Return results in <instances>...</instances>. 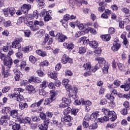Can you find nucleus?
<instances>
[{
  "instance_id": "nucleus-1",
  "label": "nucleus",
  "mask_w": 130,
  "mask_h": 130,
  "mask_svg": "<svg viewBox=\"0 0 130 130\" xmlns=\"http://www.w3.org/2000/svg\"><path fill=\"white\" fill-rule=\"evenodd\" d=\"M102 111L105 115H106L103 117L104 122L105 121H108L109 119L111 121H115V120L117 119V115L114 111H110L108 109L103 108L102 109Z\"/></svg>"
},
{
  "instance_id": "nucleus-61",
  "label": "nucleus",
  "mask_w": 130,
  "mask_h": 130,
  "mask_svg": "<svg viewBox=\"0 0 130 130\" xmlns=\"http://www.w3.org/2000/svg\"><path fill=\"white\" fill-rule=\"evenodd\" d=\"M60 23H61V24L63 26L64 28H68V24H69V22H68V21L62 19L60 21Z\"/></svg>"
},
{
  "instance_id": "nucleus-58",
  "label": "nucleus",
  "mask_w": 130,
  "mask_h": 130,
  "mask_svg": "<svg viewBox=\"0 0 130 130\" xmlns=\"http://www.w3.org/2000/svg\"><path fill=\"white\" fill-rule=\"evenodd\" d=\"M79 111L80 110L79 109H71V114L76 116L77 113H78Z\"/></svg>"
},
{
  "instance_id": "nucleus-54",
  "label": "nucleus",
  "mask_w": 130,
  "mask_h": 130,
  "mask_svg": "<svg viewBox=\"0 0 130 130\" xmlns=\"http://www.w3.org/2000/svg\"><path fill=\"white\" fill-rule=\"evenodd\" d=\"M97 127H98V125L96 123H93L89 126V129H96Z\"/></svg>"
},
{
  "instance_id": "nucleus-47",
  "label": "nucleus",
  "mask_w": 130,
  "mask_h": 130,
  "mask_svg": "<svg viewBox=\"0 0 130 130\" xmlns=\"http://www.w3.org/2000/svg\"><path fill=\"white\" fill-rule=\"evenodd\" d=\"M11 109L10 107H6L2 109V112L3 113H6V114H8V113H11Z\"/></svg>"
},
{
  "instance_id": "nucleus-60",
  "label": "nucleus",
  "mask_w": 130,
  "mask_h": 130,
  "mask_svg": "<svg viewBox=\"0 0 130 130\" xmlns=\"http://www.w3.org/2000/svg\"><path fill=\"white\" fill-rule=\"evenodd\" d=\"M19 84L21 86H26L28 84V81L27 80H21L19 82Z\"/></svg>"
},
{
  "instance_id": "nucleus-40",
  "label": "nucleus",
  "mask_w": 130,
  "mask_h": 130,
  "mask_svg": "<svg viewBox=\"0 0 130 130\" xmlns=\"http://www.w3.org/2000/svg\"><path fill=\"white\" fill-rule=\"evenodd\" d=\"M15 100H16V101H18V102H21V101L23 100V96H22V95L20 94V92H16V95L15 96Z\"/></svg>"
},
{
  "instance_id": "nucleus-57",
  "label": "nucleus",
  "mask_w": 130,
  "mask_h": 130,
  "mask_svg": "<svg viewBox=\"0 0 130 130\" xmlns=\"http://www.w3.org/2000/svg\"><path fill=\"white\" fill-rule=\"evenodd\" d=\"M3 23L4 27H6V28H8V27H10V26H12V22H11V20H8L4 22Z\"/></svg>"
},
{
  "instance_id": "nucleus-25",
  "label": "nucleus",
  "mask_w": 130,
  "mask_h": 130,
  "mask_svg": "<svg viewBox=\"0 0 130 130\" xmlns=\"http://www.w3.org/2000/svg\"><path fill=\"white\" fill-rule=\"evenodd\" d=\"M21 50L24 53H29L30 51H32V50H33V46H27L25 47H22Z\"/></svg>"
},
{
  "instance_id": "nucleus-38",
  "label": "nucleus",
  "mask_w": 130,
  "mask_h": 130,
  "mask_svg": "<svg viewBox=\"0 0 130 130\" xmlns=\"http://www.w3.org/2000/svg\"><path fill=\"white\" fill-rule=\"evenodd\" d=\"M36 2L38 3L39 7L40 8H43L45 3H44L45 2V0H36Z\"/></svg>"
},
{
  "instance_id": "nucleus-43",
  "label": "nucleus",
  "mask_w": 130,
  "mask_h": 130,
  "mask_svg": "<svg viewBox=\"0 0 130 130\" xmlns=\"http://www.w3.org/2000/svg\"><path fill=\"white\" fill-rule=\"evenodd\" d=\"M40 88L41 89H46L47 88V81L46 80H44L41 84H40Z\"/></svg>"
},
{
  "instance_id": "nucleus-15",
  "label": "nucleus",
  "mask_w": 130,
  "mask_h": 130,
  "mask_svg": "<svg viewBox=\"0 0 130 130\" xmlns=\"http://www.w3.org/2000/svg\"><path fill=\"white\" fill-rule=\"evenodd\" d=\"M3 63L5 67H6V69H11L12 68V64H13V59L12 58H9L6 57L5 59L3 61Z\"/></svg>"
},
{
  "instance_id": "nucleus-6",
  "label": "nucleus",
  "mask_w": 130,
  "mask_h": 130,
  "mask_svg": "<svg viewBox=\"0 0 130 130\" xmlns=\"http://www.w3.org/2000/svg\"><path fill=\"white\" fill-rule=\"evenodd\" d=\"M51 13H52V11L51 10L47 11L46 10L43 9L41 11L39 15L40 17H41V18H44L45 22H48L52 19L51 15Z\"/></svg>"
},
{
  "instance_id": "nucleus-39",
  "label": "nucleus",
  "mask_w": 130,
  "mask_h": 130,
  "mask_svg": "<svg viewBox=\"0 0 130 130\" xmlns=\"http://www.w3.org/2000/svg\"><path fill=\"white\" fill-rule=\"evenodd\" d=\"M120 88L121 89H124L125 91H129L130 89V85L126 83L124 85H121Z\"/></svg>"
},
{
  "instance_id": "nucleus-53",
  "label": "nucleus",
  "mask_w": 130,
  "mask_h": 130,
  "mask_svg": "<svg viewBox=\"0 0 130 130\" xmlns=\"http://www.w3.org/2000/svg\"><path fill=\"white\" fill-rule=\"evenodd\" d=\"M116 126V123H113L112 124H110V123H107L106 128H114Z\"/></svg>"
},
{
  "instance_id": "nucleus-13",
  "label": "nucleus",
  "mask_w": 130,
  "mask_h": 130,
  "mask_svg": "<svg viewBox=\"0 0 130 130\" xmlns=\"http://www.w3.org/2000/svg\"><path fill=\"white\" fill-rule=\"evenodd\" d=\"M50 122V119H46L44 120L43 123L39 125V128L41 130H47L48 129V125Z\"/></svg>"
},
{
  "instance_id": "nucleus-41",
  "label": "nucleus",
  "mask_w": 130,
  "mask_h": 130,
  "mask_svg": "<svg viewBox=\"0 0 130 130\" xmlns=\"http://www.w3.org/2000/svg\"><path fill=\"white\" fill-rule=\"evenodd\" d=\"M99 116V112L95 111L94 113H92L90 115V118H92V119L95 118V120H96V119Z\"/></svg>"
},
{
  "instance_id": "nucleus-56",
  "label": "nucleus",
  "mask_w": 130,
  "mask_h": 130,
  "mask_svg": "<svg viewBox=\"0 0 130 130\" xmlns=\"http://www.w3.org/2000/svg\"><path fill=\"white\" fill-rule=\"evenodd\" d=\"M40 117L43 120H45V119H49V118H46V114H45V113H44L43 112L40 113Z\"/></svg>"
},
{
  "instance_id": "nucleus-33",
  "label": "nucleus",
  "mask_w": 130,
  "mask_h": 130,
  "mask_svg": "<svg viewBox=\"0 0 130 130\" xmlns=\"http://www.w3.org/2000/svg\"><path fill=\"white\" fill-rule=\"evenodd\" d=\"M19 106L20 110H24V109L28 108V104L27 103L20 102Z\"/></svg>"
},
{
  "instance_id": "nucleus-9",
  "label": "nucleus",
  "mask_w": 130,
  "mask_h": 130,
  "mask_svg": "<svg viewBox=\"0 0 130 130\" xmlns=\"http://www.w3.org/2000/svg\"><path fill=\"white\" fill-rule=\"evenodd\" d=\"M112 93H108L105 95V97L106 99H108V100H109V105L112 108L115 107V103L114 102V99H115V98L113 95H112Z\"/></svg>"
},
{
  "instance_id": "nucleus-49",
  "label": "nucleus",
  "mask_w": 130,
  "mask_h": 130,
  "mask_svg": "<svg viewBox=\"0 0 130 130\" xmlns=\"http://www.w3.org/2000/svg\"><path fill=\"white\" fill-rule=\"evenodd\" d=\"M36 73L40 78H42V77H44V72L41 69H39L37 70Z\"/></svg>"
},
{
  "instance_id": "nucleus-30",
  "label": "nucleus",
  "mask_w": 130,
  "mask_h": 130,
  "mask_svg": "<svg viewBox=\"0 0 130 130\" xmlns=\"http://www.w3.org/2000/svg\"><path fill=\"white\" fill-rule=\"evenodd\" d=\"M10 115L13 118H17L18 120V118H20L19 116H18V110H13L10 111Z\"/></svg>"
},
{
  "instance_id": "nucleus-17",
  "label": "nucleus",
  "mask_w": 130,
  "mask_h": 130,
  "mask_svg": "<svg viewBox=\"0 0 130 130\" xmlns=\"http://www.w3.org/2000/svg\"><path fill=\"white\" fill-rule=\"evenodd\" d=\"M111 14H112V11H111V10L109 9H106L104 13L101 15V18H102V19H105L106 20H107Z\"/></svg>"
},
{
  "instance_id": "nucleus-55",
  "label": "nucleus",
  "mask_w": 130,
  "mask_h": 130,
  "mask_svg": "<svg viewBox=\"0 0 130 130\" xmlns=\"http://www.w3.org/2000/svg\"><path fill=\"white\" fill-rule=\"evenodd\" d=\"M50 38V36H49V34H46L45 35V38L44 39V41L43 43H44V44H45V43H47V42H48V40H49Z\"/></svg>"
},
{
  "instance_id": "nucleus-34",
  "label": "nucleus",
  "mask_w": 130,
  "mask_h": 130,
  "mask_svg": "<svg viewBox=\"0 0 130 130\" xmlns=\"http://www.w3.org/2000/svg\"><path fill=\"white\" fill-rule=\"evenodd\" d=\"M109 69V65L108 64V63L105 64L104 65V67L102 69L103 73L105 75L107 74L108 73Z\"/></svg>"
},
{
  "instance_id": "nucleus-42",
  "label": "nucleus",
  "mask_w": 130,
  "mask_h": 130,
  "mask_svg": "<svg viewBox=\"0 0 130 130\" xmlns=\"http://www.w3.org/2000/svg\"><path fill=\"white\" fill-rule=\"evenodd\" d=\"M8 12L11 17H13V16L16 14V9H15V8L11 7L8 9Z\"/></svg>"
},
{
  "instance_id": "nucleus-28",
  "label": "nucleus",
  "mask_w": 130,
  "mask_h": 130,
  "mask_svg": "<svg viewBox=\"0 0 130 130\" xmlns=\"http://www.w3.org/2000/svg\"><path fill=\"white\" fill-rule=\"evenodd\" d=\"M89 45L91 48H93L94 49H96L97 47L99 46L98 44V42L95 40L90 41L89 43Z\"/></svg>"
},
{
  "instance_id": "nucleus-10",
  "label": "nucleus",
  "mask_w": 130,
  "mask_h": 130,
  "mask_svg": "<svg viewBox=\"0 0 130 130\" xmlns=\"http://www.w3.org/2000/svg\"><path fill=\"white\" fill-rule=\"evenodd\" d=\"M61 62L63 64H67V63H73V60L72 58H70L69 55L66 54H63L61 58Z\"/></svg>"
},
{
  "instance_id": "nucleus-27",
  "label": "nucleus",
  "mask_w": 130,
  "mask_h": 130,
  "mask_svg": "<svg viewBox=\"0 0 130 130\" xmlns=\"http://www.w3.org/2000/svg\"><path fill=\"white\" fill-rule=\"evenodd\" d=\"M121 12L125 14L126 18H130L129 9L126 7H123L121 9Z\"/></svg>"
},
{
  "instance_id": "nucleus-44",
  "label": "nucleus",
  "mask_w": 130,
  "mask_h": 130,
  "mask_svg": "<svg viewBox=\"0 0 130 130\" xmlns=\"http://www.w3.org/2000/svg\"><path fill=\"white\" fill-rule=\"evenodd\" d=\"M74 90L73 91V94L72 96V98H73V99H76V98H77V94L78 93V87L74 86L73 87Z\"/></svg>"
},
{
  "instance_id": "nucleus-4",
  "label": "nucleus",
  "mask_w": 130,
  "mask_h": 130,
  "mask_svg": "<svg viewBox=\"0 0 130 130\" xmlns=\"http://www.w3.org/2000/svg\"><path fill=\"white\" fill-rule=\"evenodd\" d=\"M24 23L27 26L29 27L31 31H37V30H39V27L37 26V25L40 26V27H43L44 26V22L42 21H38V20H35L34 24L35 27L33 25V21H25Z\"/></svg>"
},
{
  "instance_id": "nucleus-62",
  "label": "nucleus",
  "mask_w": 130,
  "mask_h": 130,
  "mask_svg": "<svg viewBox=\"0 0 130 130\" xmlns=\"http://www.w3.org/2000/svg\"><path fill=\"white\" fill-rule=\"evenodd\" d=\"M24 34L25 37H30V35H31V30H25L24 31Z\"/></svg>"
},
{
  "instance_id": "nucleus-5",
  "label": "nucleus",
  "mask_w": 130,
  "mask_h": 130,
  "mask_svg": "<svg viewBox=\"0 0 130 130\" xmlns=\"http://www.w3.org/2000/svg\"><path fill=\"white\" fill-rule=\"evenodd\" d=\"M95 60L98 61V63L95 64L94 67H92L91 68V71L92 73H95L98 70H99L100 68H102L104 64H106L108 63L104 58L98 57L95 58Z\"/></svg>"
},
{
  "instance_id": "nucleus-26",
  "label": "nucleus",
  "mask_w": 130,
  "mask_h": 130,
  "mask_svg": "<svg viewBox=\"0 0 130 130\" xmlns=\"http://www.w3.org/2000/svg\"><path fill=\"white\" fill-rule=\"evenodd\" d=\"M99 6H100V7L98 8V11H99L100 13H103V12L105 11L106 5H104V2H101L99 3Z\"/></svg>"
},
{
  "instance_id": "nucleus-52",
  "label": "nucleus",
  "mask_w": 130,
  "mask_h": 130,
  "mask_svg": "<svg viewBox=\"0 0 130 130\" xmlns=\"http://www.w3.org/2000/svg\"><path fill=\"white\" fill-rule=\"evenodd\" d=\"M111 10L113 11L114 12H117L118 11L119 8L116 4H114L110 7Z\"/></svg>"
},
{
  "instance_id": "nucleus-2",
  "label": "nucleus",
  "mask_w": 130,
  "mask_h": 130,
  "mask_svg": "<svg viewBox=\"0 0 130 130\" xmlns=\"http://www.w3.org/2000/svg\"><path fill=\"white\" fill-rule=\"evenodd\" d=\"M23 41V38L21 37L15 38L13 42H8L7 43V46L8 47V49L10 48L11 49V48H15L16 49H18V50H20L21 49V47L22 45H21V42Z\"/></svg>"
},
{
  "instance_id": "nucleus-36",
  "label": "nucleus",
  "mask_w": 130,
  "mask_h": 130,
  "mask_svg": "<svg viewBox=\"0 0 130 130\" xmlns=\"http://www.w3.org/2000/svg\"><path fill=\"white\" fill-rule=\"evenodd\" d=\"M117 66L119 71H121V72H126V68L122 63H118Z\"/></svg>"
},
{
  "instance_id": "nucleus-32",
  "label": "nucleus",
  "mask_w": 130,
  "mask_h": 130,
  "mask_svg": "<svg viewBox=\"0 0 130 130\" xmlns=\"http://www.w3.org/2000/svg\"><path fill=\"white\" fill-rule=\"evenodd\" d=\"M81 102L82 105L84 106H91L92 105V102L89 100L85 101L84 99H81Z\"/></svg>"
},
{
  "instance_id": "nucleus-12",
  "label": "nucleus",
  "mask_w": 130,
  "mask_h": 130,
  "mask_svg": "<svg viewBox=\"0 0 130 130\" xmlns=\"http://www.w3.org/2000/svg\"><path fill=\"white\" fill-rule=\"evenodd\" d=\"M63 123L66 126L69 127L73 125V123L72 122V117L70 115H64L63 118Z\"/></svg>"
},
{
  "instance_id": "nucleus-31",
  "label": "nucleus",
  "mask_w": 130,
  "mask_h": 130,
  "mask_svg": "<svg viewBox=\"0 0 130 130\" xmlns=\"http://www.w3.org/2000/svg\"><path fill=\"white\" fill-rule=\"evenodd\" d=\"M101 38H102L103 41H106L108 42V41H109V40H110L111 38V36H110L109 34L103 35L101 36Z\"/></svg>"
},
{
  "instance_id": "nucleus-45",
  "label": "nucleus",
  "mask_w": 130,
  "mask_h": 130,
  "mask_svg": "<svg viewBox=\"0 0 130 130\" xmlns=\"http://www.w3.org/2000/svg\"><path fill=\"white\" fill-rule=\"evenodd\" d=\"M39 66L40 67H48V66H49V61L47 60H45L41 62Z\"/></svg>"
},
{
  "instance_id": "nucleus-19",
  "label": "nucleus",
  "mask_w": 130,
  "mask_h": 130,
  "mask_svg": "<svg viewBox=\"0 0 130 130\" xmlns=\"http://www.w3.org/2000/svg\"><path fill=\"white\" fill-rule=\"evenodd\" d=\"M18 120L20 123H24L25 124L27 123H28V124H31V118L29 117H25L22 119L21 118H18Z\"/></svg>"
},
{
  "instance_id": "nucleus-35",
  "label": "nucleus",
  "mask_w": 130,
  "mask_h": 130,
  "mask_svg": "<svg viewBox=\"0 0 130 130\" xmlns=\"http://www.w3.org/2000/svg\"><path fill=\"white\" fill-rule=\"evenodd\" d=\"M85 71H91L92 67H91V63L87 62L83 64V66Z\"/></svg>"
},
{
  "instance_id": "nucleus-46",
  "label": "nucleus",
  "mask_w": 130,
  "mask_h": 130,
  "mask_svg": "<svg viewBox=\"0 0 130 130\" xmlns=\"http://www.w3.org/2000/svg\"><path fill=\"white\" fill-rule=\"evenodd\" d=\"M15 56L18 59H22V58H23V57L24 56V54L21 51H18L16 53H15Z\"/></svg>"
},
{
  "instance_id": "nucleus-18",
  "label": "nucleus",
  "mask_w": 130,
  "mask_h": 130,
  "mask_svg": "<svg viewBox=\"0 0 130 130\" xmlns=\"http://www.w3.org/2000/svg\"><path fill=\"white\" fill-rule=\"evenodd\" d=\"M63 46L66 49H68L69 51L73 50L75 48V45L73 43H67L64 42L63 44Z\"/></svg>"
},
{
  "instance_id": "nucleus-37",
  "label": "nucleus",
  "mask_w": 130,
  "mask_h": 130,
  "mask_svg": "<svg viewBox=\"0 0 130 130\" xmlns=\"http://www.w3.org/2000/svg\"><path fill=\"white\" fill-rule=\"evenodd\" d=\"M29 61L31 63L34 64L37 61V58L35 57V56L33 55H30L29 56Z\"/></svg>"
},
{
  "instance_id": "nucleus-63",
  "label": "nucleus",
  "mask_w": 130,
  "mask_h": 130,
  "mask_svg": "<svg viewBox=\"0 0 130 130\" xmlns=\"http://www.w3.org/2000/svg\"><path fill=\"white\" fill-rule=\"evenodd\" d=\"M39 94L42 96H46L47 95V92L44 90V89H42L39 90Z\"/></svg>"
},
{
  "instance_id": "nucleus-29",
  "label": "nucleus",
  "mask_w": 130,
  "mask_h": 130,
  "mask_svg": "<svg viewBox=\"0 0 130 130\" xmlns=\"http://www.w3.org/2000/svg\"><path fill=\"white\" fill-rule=\"evenodd\" d=\"M36 53L41 57H45L47 56V53L46 51H43L42 50H37Z\"/></svg>"
},
{
  "instance_id": "nucleus-22",
  "label": "nucleus",
  "mask_w": 130,
  "mask_h": 130,
  "mask_svg": "<svg viewBox=\"0 0 130 130\" xmlns=\"http://www.w3.org/2000/svg\"><path fill=\"white\" fill-rule=\"evenodd\" d=\"M10 69H7L6 70V68H5V67H3L2 68V76H3V78L4 79H7V78H8V77H9V76H10Z\"/></svg>"
},
{
  "instance_id": "nucleus-3",
  "label": "nucleus",
  "mask_w": 130,
  "mask_h": 130,
  "mask_svg": "<svg viewBox=\"0 0 130 130\" xmlns=\"http://www.w3.org/2000/svg\"><path fill=\"white\" fill-rule=\"evenodd\" d=\"M121 81L119 79H115L112 84L108 86V88L111 93H113L114 95H117V88L120 87Z\"/></svg>"
},
{
  "instance_id": "nucleus-59",
  "label": "nucleus",
  "mask_w": 130,
  "mask_h": 130,
  "mask_svg": "<svg viewBox=\"0 0 130 130\" xmlns=\"http://www.w3.org/2000/svg\"><path fill=\"white\" fill-rule=\"evenodd\" d=\"M10 90H11V86H5L2 89V92L3 93H8Z\"/></svg>"
},
{
  "instance_id": "nucleus-20",
  "label": "nucleus",
  "mask_w": 130,
  "mask_h": 130,
  "mask_svg": "<svg viewBox=\"0 0 130 130\" xmlns=\"http://www.w3.org/2000/svg\"><path fill=\"white\" fill-rule=\"evenodd\" d=\"M14 74L15 75L14 76V79L16 82L20 81L21 79V76H22V73H21V71H19L18 69H14L13 70Z\"/></svg>"
},
{
  "instance_id": "nucleus-48",
  "label": "nucleus",
  "mask_w": 130,
  "mask_h": 130,
  "mask_svg": "<svg viewBox=\"0 0 130 130\" xmlns=\"http://www.w3.org/2000/svg\"><path fill=\"white\" fill-rule=\"evenodd\" d=\"M85 53H86V48L84 47H80L78 49V53L84 54Z\"/></svg>"
},
{
  "instance_id": "nucleus-21",
  "label": "nucleus",
  "mask_w": 130,
  "mask_h": 130,
  "mask_svg": "<svg viewBox=\"0 0 130 130\" xmlns=\"http://www.w3.org/2000/svg\"><path fill=\"white\" fill-rule=\"evenodd\" d=\"M48 75L49 76L50 79L53 80H58L57 78V72L54 71H49L48 72Z\"/></svg>"
},
{
  "instance_id": "nucleus-50",
  "label": "nucleus",
  "mask_w": 130,
  "mask_h": 130,
  "mask_svg": "<svg viewBox=\"0 0 130 130\" xmlns=\"http://www.w3.org/2000/svg\"><path fill=\"white\" fill-rule=\"evenodd\" d=\"M63 112L64 115H68V114H70V113H72V108H71V107H68L63 110Z\"/></svg>"
},
{
  "instance_id": "nucleus-11",
  "label": "nucleus",
  "mask_w": 130,
  "mask_h": 130,
  "mask_svg": "<svg viewBox=\"0 0 130 130\" xmlns=\"http://www.w3.org/2000/svg\"><path fill=\"white\" fill-rule=\"evenodd\" d=\"M56 40L58 41L59 43H62L66 41V39H68V37L67 36L63 35L62 32H57L56 35Z\"/></svg>"
},
{
  "instance_id": "nucleus-7",
  "label": "nucleus",
  "mask_w": 130,
  "mask_h": 130,
  "mask_svg": "<svg viewBox=\"0 0 130 130\" xmlns=\"http://www.w3.org/2000/svg\"><path fill=\"white\" fill-rule=\"evenodd\" d=\"M55 90H51L50 92V98L48 99H46L45 100V102L44 105L46 106V105H49L50 103H52L53 101L55 100Z\"/></svg>"
},
{
  "instance_id": "nucleus-51",
  "label": "nucleus",
  "mask_w": 130,
  "mask_h": 130,
  "mask_svg": "<svg viewBox=\"0 0 130 130\" xmlns=\"http://www.w3.org/2000/svg\"><path fill=\"white\" fill-rule=\"evenodd\" d=\"M12 128L13 130H20L21 129V125H20V124L15 123L12 126Z\"/></svg>"
},
{
  "instance_id": "nucleus-64",
  "label": "nucleus",
  "mask_w": 130,
  "mask_h": 130,
  "mask_svg": "<svg viewBox=\"0 0 130 130\" xmlns=\"http://www.w3.org/2000/svg\"><path fill=\"white\" fill-rule=\"evenodd\" d=\"M108 32L110 35H112V34L115 33V28L114 27H109Z\"/></svg>"
},
{
  "instance_id": "nucleus-14",
  "label": "nucleus",
  "mask_w": 130,
  "mask_h": 130,
  "mask_svg": "<svg viewBox=\"0 0 130 130\" xmlns=\"http://www.w3.org/2000/svg\"><path fill=\"white\" fill-rule=\"evenodd\" d=\"M11 119V116L8 114L2 116L0 119V125H3L4 123L5 124H8V121Z\"/></svg>"
},
{
  "instance_id": "nucleus-16",
  "label": "nucleus",
  "mask_w": 130,
  "mask_h": 130,
  "mask_svg": "<svg viewBox=\"0 0 130 130\" xmlns=\"http://www.w3.org/2000/svg\"><path fill=\"white\" fill-rule=\"evenodd\" d=\"M31 9V5H27V4H23L21 7V10L24 15L28 14V11Z\"/></svg>"
},
{
  "instance_id": "nucleus-24",
  "label": "nucleus",
  "mask_w": 130,
  "mask_h": 130,
  "mask_svg": "<svg viewBox=\"0 0 130 130\" xmlns=\"http://www.w3.org/2000/svg\"><path fill=\"white\" fill-rule=\"evenodd\" d=\"M121 47V45L118 43H114L113 46L111 47V49L112 51L115 52L118 51L119 49Z\"/></svg>"
},
{
  "instance_id": "nucleus-8",
  "label": "nucleus",
  "mask_w": 130,
  "mask_h": 130,
  "mask_svg": "<svg viewBox=\"0 0 130 130\" xmlns=\"http://www.w3.org/2000/svg\"><path fill=\"white\" fill-rule=\"evenodd\" d=\"M44 101V99H41L38 102L34 103L30 106V108H31V111L32 112H38V110H37V107H39Z\"/></svg>"
},
{
  "instance_id": "nucleus-23",
  "label": "nucleus",
  "mask_w": 130,
  "mask_h": 130,
  "mask_svg": "<svg viewBox=\"0 0 130 130\" xmlns=\"http://www.w3.org/2000/svg\"><path fill=\"white\" fill-rule=\"evenodd\" d=\"M26 90L28 91V94H35V92H36L35 87L32 85L26 86Z\"/></svg>"
}]
</instances>
